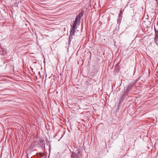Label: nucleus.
Here are the masks:
<instances>
[{"mask_svg":"<svg viewBox=\"0 0 158 158\" xmlns=\"http://www.w3.org/2000/svg\"><path fill=\"white\" fill-rule=\"evenodd\" d=\"M80 19V14H79L78 15L76 16L74 22L73 24L72 27L71 29L75 30L77 28L76 26L78 24H79Z\"/></svg>","mask_w":158,"mask_h":158,"instance_id":"nucleus-1","label":"nucleus"},{"mask_svg":"<svg viewBox=\"0 0 158 158\" xmlns=\"http://www.w3.org/2000/svg\"><path fill=\"white\" fill-rule=\"evenodd\" d=\"M71 158H80L81 155L75 152L72 153L71 156Z\"/></svg>","mask_w":158,"mask_h":158,"instance_id":"nucleus-2","label":"nucleus"},{"mask_svg":"<svg viewBox=\"0 0 158 158\" xmlns=\"http://www.w3.org/2000/svg\"><path fill=\"white\" fill-rule=\"evenodd\" d=\"M133 87V85H128L127 87H126V88L125 89V94L128 92H129L132 89Z\"/></svg>","mask_w":158,"mask_h":158,"instance_id":"nucleus-3","label":"nucleus"},{"mask_svg":"<svg viewBox=\"0 0 158 158\" xmlns=\"http://www.w3.org/2000/svg\"><path fill=\"white\" fill-rule=\"evenodd\" d=\"M39 141L40 143V145L41 146V147H42L44 146V147L45 145L44 140L42 139H40L39 140Z\"/></svg>","mask_w":158,"mask_h":158,"instance_id":"nucleus-4","label":"nucleus"},{"mask_svg":"<svg viewBox=\"0 0 158 158\" xmlns=\"http://www.w3.org/2000/svg\"><path fill=\"white\" fill-rule=\"evenodd\" d=\"M75 30L71 29L70 30V35L71 36H73L74 35Z\"/></svg>","mask_w":158,"mask_h":158,"instance_id":"nucleus-5","label":"nucleus"},{"mask_svg":"<svg viewBox=\"0 0 158 158\" xmlns=\"http://www.w3.org/2000/svg\"><path fill=\"white\" fill-rule=\"evenodd\" d=\"M154 30L155 33V36L156 37L158 38V30H156V29L154 27Z\"/></svg>","mask_w":158,"mask_h":158,"instance_id":"nucleus-6","label":"nucleus"},{"mask_svg":"<svg viewBox=\"0 0 158 158\" xmlns=\"http://www.w3.org/2000/svg\"><path fill=\"white\" fill-rule=\"evenodd\" d=\"M72 36H71V35H70V37H69V40H70V39H72ZM69 41H70V40H69Z\"/></svg>","mask_w":158,"mask_h":158,"instance_id":"nucleus-7","label":"nucleus"},{"mask_svg":"<svg viewBox=\"0 0 158 158\" xmlns=\"http://www.w3.org/2000/svg\"><path fill=\"white\" fill-rule=\"evenodd\" d=\"M80 151H78L77 152V154H80Z\"/></svg>","mask_w":158,"mask_h":158,"instance_id":"nucleus-8","label":"nucleus"},{"mask_svg":"<svg viewBox=\"0 0 158 158\" xmlns=\"http://www.w3.org/2000/svg\"><path fill=\"white\" fill-rule=\"evenodd\" d=\"M123 96H124V95L122 97V98H123Z\"/></svg>","mask_w":158,"mask_h":158,"instance_id":"nucleus-9","label":"nucleus"}]
</instances>
